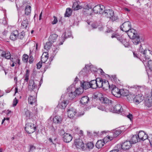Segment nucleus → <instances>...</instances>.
I'll list each match as a JSON object with an SVG mask.
<instances>
[{"label":"nucleus","mask_w":152,"mask_h":152,"mask_svg":"<svg viewBox=\"0 0 152 152\" xmlns=\"http://www.w3.org/2000/svg\"><path fill=\"white\" fill-rule=\"evenodd\" d=\"M131 25L130 22H125L121 26V29L126 32L129 37L132 39L133 43L137 45L140 42L139 36L137 31L134 29L131 28Z\"/></svg>","instance_id":"nucleus-1"},{"label":"nucleus","mask_w":152,"mask_h":152,"mask_svg":"<svg viewBox=\"0 0 152 152\" xmlns=\"http://www.w3.org/2000/svg\"><path fill=\"white\" fill-rule=\"evenodd\" d=\"M68 94L69 99H72L75 96L83 93V91L80 88L77 89L75 87L74 85L72 84L67 88Z\"/></svg>","instance_id":"nucleus-2"},{"label":"nucleus","mask_w":152,"mask_h":152,"mask_svg":"<svg viewBox=\"0 0 152 152\" xmlns=\"http://www.w3.org/2000/svg\"><path fill=\"white\" fill-rule=\"evenodd\" d=\"M130 89L132 91V94H130L129 97H127L128 98L131 96L132 97L136 94L137 95L138 94L142 93L145 90L143 87L137 85H134L132 86Z\"/></svg>","instance_id":"nucleus-3"},{"label":"nucleus","mask_w":152,"mask_h":152,"mask_svg":"<svg viewBox=\"0 0 152 152\" xmlns=\"http://www.w3.org/2000/svg\"><path fill=\"white\" fill-rule=\"evenodd\" d=\"M67 114L68 116L70 118H72L75 116L78 117L83 115L84 114V113H79L77 114V110L73 107H69L67 110Z\"/></svg>","instance_id":"nucleus-4"},{"label":"nucleus","mask_w":152,"mask_h":152,"mask_svg":"<svg viewBox=\"0 0 152 152\" xmlns=\"http://www.w3.org/2000/svg\"><path fill=\"white\" fill-rule=\"evenodd\" d=\"M26 126L25 129L28 134L32 133L36 130V126L34 124L28 123Z\"/></svg>","instance_id":"nucleus-5"},{"label":"nucleus","mask_w":152,"mask_h":152,"mask_svg":"<svg viewBox=\"0 0 152 152\" xmlns=\"http://www.w3.org/2000/svg\"><path fill=\"white\" fill-rule=\"evenodd\" d=\"M112 38L114 37L116 38L118 40L120 41L125 47H127L129 45L128 43L127 42L125 39H123L122 37L118 35L117 34L114 33L111 36Z\"/></svg>","instance_id":"nucleus-6"},{"label":"nucleus","mask_w":152,"mask_h":152,"mask_svg":"<svg viewBox=\"0 0 152 152\" xmlns=\"http://www.w3.org/2000/svg\"><path fill=\"white\" fill-rule=\"evenodd\" d=\"M74 143L77 148L82 149L83 150L86 149V145H85L81 139H76Z\"/></svg>","instance_id":"nucleus-7"},{"label":"nucleus","mask_w":152,"mask_h":152,"mask_svg":"<svg viewBox=\"0 0 152 152\" xmlns=\"http://www.w3.org/2000/svg\"><path fill=\"white\" fill-rule=\"evenodd\" d=\"M143 96L142 93L137 94L133 99V102L136 104H138L143 99Z\"/></svg>","instance_id":"nucleus-8"},{"label":"nucleus","mask_w":152,"mask_h":152,"mask_svg":"<svg viewBox=\"0 0 152 152\" xmlns=\"http://www.w3.org/2000/svg\"><path fill=\"white\" fill-rule=\"evenodd\" d=\"M110 90H111L112 94L115 96L120 97V90L114 85H112Z\"/></svg>","instance_id":"nucleus-9"},{"label":"nucleus","mask_w":152,"mask_h":152,"mask_svg":"<svg viewBox=\"0 0 152 152\" xmlns=\"http://www.w3.org/2000/svg\"><path fill=\"white\" fill-rule=\"evenodd\" d=\"M132 145L131 141L126 140L122 143L121 145V148L124 151L128 150L131 148Z\"/></svg>","instance_id":"nucleus-10"},{"label":"nucleus","mask_w":152,"mask_h":152,"mask_svg":"<svg viewBox=\"0 0 152 152\" xmlns=\"http://www.w3.org/2000/svg\"><path fill=\"white\" fill-rule=\"evenodd\" d=\"M104 6L103 5H97L94 7L93 11L96 14H102L104 11Z\"/></svg>","instance_id":"nucleus-11"},{"label":"nucleus","mask_w":152,"mask_h":152,"mask_svg":"<svg viewBox=\"0 0 152 152\" xmlns=\"http://www.w3.org/2000/svg\"><path fill=\"white\" fill-rule=\"evenodd\" d=\"M142 60L144 65L147 66L149 69L152 71V60H149V58L146 57V56L142 58Z\"/></svg>","instance_id":"nucleus-12"},{"label":"nucleus","mask_w":152,"mask_h":152,"mask_svg":"<svg viewBox=\"0 0 152 152\" xmlns=\"http://www.w3.org/2000/svg\"><path fill=\"white\" fill-rule=\"evenodd\" d=\"M0 56L1 57L7 59H10L11 61H13V58H11V54L9 51H4L2 50L0 53Z\"/></svg>","instance_id":"nucleus-13"},{"label":"nucleus","mask_w":152,"mask_h":152,"mask_svg":"<svg viewBox=\"0 0 152 152\" xmlns=\"http://www.w3.org/2000/svg\"><path fill=\"white\" fill-rule=\"evenodd\" d=\"M37 85L35 84L34 81L32 80H30L28 86V89L30 91H34L38 90V89L37 87Z\"/></svg>","instance_id":"nucleus-14"},{"label":"nucleus","mask_w":152,"mask_h":152,"mask_svg":"<svg viewBox=\"0 0 152 152\" xmlns=\"http://www.w3.org/2000/svg\"><path fill=\"white\" fill-rule=\"evenodd\" d=\"M121 130L119 129L114 130L113 132V136H109L107 137V138L109 140H111L113 139V138H115L118 136L121 133Z\"/></svg>","instance_id":"nucleus-15"},{"label":"nucleus","mask_w":152,"mask_h":152,"mask_svg":"<svg viewBox=\"0 0 152 152\" xmlns=\"http://www.w3.org/2000/svg\"><path fill=\"white\" fill-rule=\"evenodd\" d=\"M53 121L54 123L52 124L53 128L51 129L52 131H55L56 128H53V126L55 125L56 123H60L62 121V118L60 116L58 115L56 116L53 118Z\"/></svg>","instance_id":"nucleus-16"},{"label":"nucleus","mask_w":152,"mask_h":152,"mask_svg":"<svg viewBox=\"0 0 152 152\" xmlns=\"http://www.w3.org/2000/svg\"><path fill=\"white\" fill-rule=\"evenodd\" d=\"M138 136L140 140L144 141L147 139L148 135L144 132L142 131H140L138 133Z\"/></svg>","instance_id":"nucleus-17"},{"label":"nucleus","mask_w":152,"mask_h":152,"mask_svg":"<svg viewBox=\"0 0 152 152\" xmlns=\"http://www.w3.org/2000/svg\"><path fill=\"white\" fill-rule=\"evenodd\" d=\"M114 14L113 11L110 10H106L104 11V10L103 13H102L105 16L110 18L112 17Z\"/></svg>","instance_id":"nucleus-18"},{"label":"nucleus","mask_w":152,"mask_h":152,"mask_svg":"<svg viewBox=\"0 0 152 152\" xmlns=\"http://www.w3.org/2000/svg\"><path fill=\"white\" fill-rule=\"evenodd\" d=\"M63 138L64 141L66 143L69 142L72 139L71 135L68 133L65 134Z\"/></svg>","instance_id":"nucleus-19"},{"label":"nucleus","mask_w":152,"mask_h":152,"mask_svg":"<svg viewBox=\"0 0 152 152\" xmlns=\"http://www.w3.org/2000/svg\"><path fill=\"white\" fill-rule=\"evenodd\" d=\"M80 87L83 90V89L86 90L90 88L89 83L88 81H80Z\"/></svg>","instance_id":"nucleus-20"},{"label":"nucleus","mask_w":152,"mask_h":152,"mask_svg":"<svg viewBox=\"0 0 152 152\" xmlns=\"http://www.w3.org/2000/svg\"><path fill=\"white\" fill-rule=\"evenodd\" d=\"M145 105L148 107H150L152 105V97L147 96L145 100Z\"/></svg>","instance_id":"nucleus-21"},{"label":"nucleus","mask_w":152,"mask_h":152,"mask_svg":"<svg viewBox=\"0 0 152 152\" xmlns=\"http://www.w3.org/2000/svg\"><path fill=\"white\" fill-rule=\"evenodd\" d=\"M71 36V33L70 32H69L68 33L67 35L66 32L64 33L61 37V39L62 40L60 42V43H59L60 45H61L63 44L65 39L66 38L70 37Z\"/></svg>","instance_id":"nucleus-22"},{"label":"nucleus","mask_w":152,"mask_h":152,"mask_svg":"<svg viewBox=\"0 0 152 152\" xmlns=\"http://www.w3.org/2000/svg\"><path fill=\"white\" fill-rule=\"evenodd\" d=\"M18 31H15L12 32L10 35V39L12 40H15L18 38Z\"/></svg>","instance_id":"nucleus-23"},{"label":"nucleus","mask_w":152,"mask_h":152,"mask_svg":"<svg viewBox=\"0 0 152 152\" xmlns=\"http://www.w3.org/2000/svg\"><path fill=\"white\" fill-rule=\"evenodd\" d=\"M123 110L121 106L118 104L116 105L113 107V111L114 112L119 113Z\"/></svg>","instance_id":"nucleus-24"},{"label":"nucleus","mask_w":152,"mask_h":152,"mask_svg":"<svg viewBox=\"0 0 152 152\" xmlns=\"http://www.w3.org/2000/svg\"><path fill=\"white\" fill-rule=\"evenodd\" d=\"M103 83L102 87H103V89L105 90H107L108 89H110L111 88V86H110L109 84V82L107 80H103Z\"/></svg>","instance_id":"nucleus-25"},{"label":"nucleus","mask_w":152,"mask_h":152,"mask_svg":"<svg viewBox=\"0 0 152 152\" xmlns=\"http://www.w3.org/2000/svg\"><path fill=\"white\" fill-rule=\"evenodd\" d=\"M90 87L93 89H95L97 88V80H93L89 83Z\"/></svg>","instance_id":"nucleus-26"},{"label":"nucleus","mask_w":152,"mask_h":152,"mask_svg":"<svg viewBox=\"0 0 152 152\" xmlns=\"http://www.w3.org/2000/svg\"><path fill=\"white\" fill-rule=\"evenodd\" d=\"M89 101V98L87 96H83L80 100V103L83 104H85L88 103Z\"/></svg>","instance_id":"nucleus-27"},{"label":"nucleus","mask_w":152,"mask_h":152,"mask_svg":"<svg viewBox=\"0 0 152 152\" xmlns=\"http://www.w3.org/2000/svg\"><path fill=\"white\" fill-rule=\"evenodd\" d=\"M58 35L55 34H51L49 38V40L52 43L56 41Z\"/></svg>","instance_id":"nucleus-28"},{"label":"nucleus","mask_w":152,"mask_h":152,"mask_svg":"<svg viewBox=\"0 0 152 152\" xmlns=\"http://www.w3.org/2000/svg\"><path fill=\"white\" fill-rule=\"evenodd\" d=\"M28 103L32 105L36 102V99L34 96L30 95L28 98Z\"/></svg>","instance_id":"nucleus-29"},{"label":"nucleus","mask_w":152,"mask_h":152,"mask_svg":"<svg viewBox=\"0 0 152 152\" xmlns=\"http://www.w3.org/2000/svg\"><path fill=\"white\" fill-rule=\"evenodd\" d=\"M104 143L103 140H98L96 143V147L98 149L101 148L104 146Z\"/></svg>","instance_id":"nucleus-30"},{"label":"nucleus","mask_w":152,"mask_h":152,"mask_svg":"<svg viewBox=\"0 0 152 152\" xmlns=\"http://www.w3.org/2000/svg\"><path fill=\"white\" fill-rule=\"evenodd\" d=\"M131 142L132 144L140 142V139L137 135H133L132 137Z\"/></svg>","instance_id":"nucleus-31"},{"label":"nucleus","mask_w":152,"mask_h":152,"mask_svg":"<svg viewBox=\"0 0 152 152\" xmlns=\"http://www.w3.org/2000/svg\"><path fill=\"white\" fill-rule=\"evenodd\" d=\"M67 104V102L66 101H63L61 103H59L58 105V107L61 109H64Z\"/></svg>","instance_id":"nucleus-32"},{"label":"nucleus","mask_w":152,"mask_h":152,"mask_svg":"<svg viewBox=\"0 0 152 152\" xmlns=\"http://www.w3.org/2000/svg\"><path fill=\"white\" fill-rule=\"evenodd\" d=\"M120 96H127L129 95V91L126 89H121L120 90Z\"/></svg>","instance_id":"nucleus-33"},{"label":"nucleus","mask_w":152,"mask_h":152,"mask_svg":"<svg viewBox=\"0 0 152 152\" xmlns=\"http://www.w3.org/2000/svg\"><path fill=\"white\" fill-rule=\"evenodd\" d=\"M82 8V7L79 5L77 2H74L72 6V9L74 10H78Z\"/></svg>","instance_id":"nucleus-34"},{"label":"nucleus","mask_w":152,"mask_h":152,"mask_svg":"<svg viewBox=\"0 0 152 152\" xmlns=\"http://www.w3.org/2000/svg\"><path fill=\"white\" fill-rule=\"evenodd\" d=\"M99 99L101 102L104 104L108 103L109 101L108 99L104 97H101L99 98Z\"/></svg>","instance_id":"nucleus-35"},{"label":"nucleus","mask_w":152,"mask_h":152,"mask_svg":"<svg viewBox=\"0 0 152 152\" xmlns=\"http://www.w3.org/2000/svg\"><path fill=\"white\" fill-rule=\"evenodd\" d=\"M72 13V11L71 9L67 8L66 9V12L65 13V16L66 17H69L70 16Z\"/></svg>","instance_id":"nucleus-36"},{"label":"nucleus","mask_w":152,"mask_h":152,"mask_svg":"<svg viewBox=\"0 0 152 152\" xmlns=\"http://www.w3.org/2000/svg\"><path fill=\"white\" fill-rule=\"evenodd\" d=\"M31 10V7L30 6H26L25 10V14L28 15L30 13Z\"/></svg>","instance_id":"nucleus-37"},{"label":"nucleus","mask_w":152,"mask_h":152,"mask_svg":"<svg viewBox=\"0 0 152 152\" xmlns=\"http://www.w3.org/2000/svg\"><path fill=\"white\" fill-rule=\"evenodd\" d=\"M51 42L49 41L48 42H47L44 46L45 49L46 50V51H48L49 49L51 47L52 45Z\"/></svg>","instance_id":"nucleus-38"},{"label":"nucleus","mask_w":152,"mask_h":152,"mask_svg":"<svg viewBox=\"0 0 152 152\" xmlns=\"http://www.w3.org/2000/svg\"><path fill=\"white\" fill-rule=\"evenodd\" d=\"M139 52H140L141 53H142L144 55V57H145V56H146V53L147 51V50H144L142 48V46L141 45L140 46L138 50Z\"/></svg>","instance_id":"nucleus-39"},{"label":"nucleus","mask_w":152,"mask_h":152,"mask_svg":"<svg viewBox=\"0 0 152 152\" xmlns=\"http://www.w3.org/2000/svg\"><path fill=\"white\" fill-rule=\"evenodd\" d=\"M58 48L59 47L58 46H53L52 49L53 50V58L54 57V56H55L56 53L57 52L58 50Z\"/></svg>","instance_id":"nucleus-40"},{"label":"nucleus","mask_w":152,"mask_h":152,"mask_svg":"<svg viewBox=\"0 0 152 152\" xmlns=\"http://www.w3.org/2000/svg\"><path fill=\"white\" fill-rule=\"evenodd\" d=\"M86 145V147L89 149H92L94 147L93 144L91 142L88 143L86 145Z\"/></svg>","instance_id":"nucleus-41"},{"label":"nucleus","mask_w":152,"mask_h":152,"mask_svg":"<svg viewBox=\"0 0 152 152\" xmlns=\"http://www.w3.org/2000/svg\"><path fill=\"white\" fill-rule=\"evenodd\" d=\"M28 56L26 54H25L23 55V56L22 60L24 62L27 63L28 61Z\"/></svg>","instance_id":"nucleus-42"},{"label":"nucleus","mask_w":152,"mask_h":152,"mask_svg":"<svg viewBox=\"0 0 152 152\" xmlns=\"http://www.w3.org/2000/svg\"><path fill=\"white\" fill-rule=\"evenodd\" d=\"M58 133L61 135H64L66 133L64 130V129L60 127L59 129H58Z\"/></svg>","instance_id":"nucleus-43"},{"label":"nucleus","mask_w":152,"mask_h":152,"mask_svg":"<svg viewBox=\"0 0 152 152\" xmlns=\"http://www.w3.org/2000/svg\"><path fill=\"white\" fill-rule=\"evenodd\" d=\"M28 24L27 20H26L22 22L21 25L23 28H26L28 26Z\"/></svg>","instance_id":"nucleus-44"},{"label":"nucleus","mask_w":152,"mask_h":152,"mask_svg":"<svg viewBox=\"0 0 152 152\" xmlns=\"http://www.w3.org/2000/svg\"><path fill=\"white\" fill-rule=\"evenodd\" d=\"M99 81H97V87H98L99 88H101L102 87L103 84H102L103 83V80H101V79H100L99 78Z\"/></svg>","instance_id":"nucleus-45"},{"label":"nucleus","mask_w":152,"mask_h":152,"mask_svg":"<svg viewBox=\"0 0 152 152\" xmlns=\"http://www.w3.org/2000/svg\"><path fill=\"white\" fill-rule=\"evenodd\" d=\"M88 135L90 137L92 136H99L100 134H99V132H94V134H93L92 133H91L90 132H88Z\"/></svg>","instance_id":"nucleus-46"},{"label":"nucleus","mask_w":152,"mask_h":152,"mask_svg":"<svg viewBox=\"0 0 152 152\" xmlns=\"http://www.w3.org/2000/svg\"><path fill=\"white\" fill-rule=\"evenodd\" d=\"M24 111L25 112L24 115L26 116V117L28 118L30 117V112L28 110L26 109H24Z\"/></svg>","instance_id":"nucleus-47"},{"label":"nucleus","mask_w":152,"mask_h":152,"mask_svg":"<svg viewBox=\"0 0 152 152\" xmlns=\"http://www.w3.org/2000/svg\"><path fill=\"white\" fill-rule=\"evenodd\" d=\"M25 36V32L23 31L18 34V38L19 39H22Z\"/></svg>","instance_id":"nucleus-48"},{"label":"nucleus","mask_w":152,"mask_h":152,"mask_svg":"<svg viewBox=\"0 0 152 152\" xmlns=\"http://www.w3.org/2000/svg\"><path fill=\"white\" fill-rule=\"evenodd\" d=\"M92 8V7L90 4H85L83 7V8L84 9L87 10L91 9Z\"/></svg>","instance_id":"nucleus-49"},{"label":"nucleus","mask_w":152,"mask_h":152,"mask_svg":"<svg viewBox=\"0 0 152 152\" xmlns=\"http://www.w3.org/2000/svg\"><path fill=\"white\" fill-rule=\"evenodd\" d=\"M54 20L52 22V23L53 24H56L58 22V19L55 16H53Z\"/></svg>","instance_id":"nucleus-50"},{"label":"nucleus","mask_w":152,"mask_h":152,"mask_svg":"<svg viewBox=\"0 0 152 152\" xmlns=\"http://www.w3.org/2000/svg\"><path fill=\"white\" fill-rule=\"evenodd\" d=\"M18 103V100L15 97L14 99L13 103V107H15L16 105Z\"/></svg>","instance_id":"nucleus-51"},{"label":"nucleus","mask_w":152,"mask_h":152,"mask_svg":"<svg viewBox=\"0 0 152 152\" xmlns=\"http://www.w3.org/2000/svg\"><path fill=\"white\" fill-rule=\"evenodd\" d=\"M48 58H47V57H41V62L45 63L47 60L48 59Z\"/></svg>","instance_id":"nucleus-52"},{"label":"nucleus","mask_w":152,"mask_h":152,"mask_svg":"<svg viewBox=\"0 0 152 152\" xmlns=\"http://www.w3.org/2000/svg\"><path fill=\"white\" fill-rule=\"evenodd\" d=\"M110 19H111L113 21H114L117 20L118 18L117 16H114V14L112 17Z\"/></svg>","instance_id":"nucleus-53"},{"label":"nucleus","mask_w":152,"mask_h":152,"mask_svg":"<svg viewBox=\"0 0 152 152\" xmlns=\"http://www.w3.org/2000/svg\"><path fill=\"white\" fill-rule=\"evenodd\" d=\"M34 58L32 56H30L29 58V62L30 64H31L34 61Z\"/></svg>","instance_id":"nucleus-54"},{"label":"nucleus","mask_w":152,"mask_h":152,"mask_svg":"<svg viewBox=\"0 0 152 152\" xmlns=\"http://www.w3.org/2000/svg\"><path fill=\"white\" fill-rule=\"evenodd\" d=\"M42 63L39 61L37 64V69H40L42 66Z\"/></svg>","instance_id":"nucleus-55"},{"label":"nucleus","mask_w":152,"mask_h":152,"mask_svg":"<svg viewBox=\"0 0 152 152\" xmlns=\"http://www.w3.org/2000/svg\"><path fill=\"white\" fill-rule=\"evenodd\" d=\"M98 108L100 110H101L102 111H105V107H104V106L100 105L98 107Z\"/></svg>","instance_id":"nucleus-56"},{"label":"nucleus","mask_w":152,"mask_h":152,"mask_svg":"<svg viewBox=\"0 0 152 152\" xmlns=\"http://www.w3.org/2000/svg\"><path fill=\"white\" fill-rule=\"evenodd\" d=\"M48 54L47 52H45L43 53L42 56H41V57H47V58H48Z\"/></svg>","instance_id":"nucleus-57"},{"label":"nucleus","mask_w":152,"mask_h":152,"mask_svg":"<svg viewBox=\"0 0 152 152\" xmlns=\"http://www.w3.org/2000/svg\"><path fill=\"white\" fill-rule=\"evenodd\" d=\"M127 117L128 118H129L131 121H132V115L131 114H129L127 115Z\"/></svg>","instance_id":"nucleus-58"},{"label":"nucleus","mask_w":152,"mask_h":152,"mask_svg":"<svg viewBox=\"0 0 152 152\" xmlns=\"http://www.w3.org/2000/svg\"><path fill=\"white\" fill-rule=\"evenodd\" d=\"M50 59H51V61H50V63L49 62L48 63V64L47 65H46L45 68L47 69H48V68L49 67V66H50V63L51 62V61H52V60L53 59V58H52V57H50Z\"/></svg>","instance_id":"nucleus-59"},{"label":"nucleus","mask_w":152,"mask_h":152,"mask_svg":"<svg viewBox=\"0 0 152 152\" xmlns=\"http://www.w3.org/2000/svg\"><path fill=\"white\" fill-rule=\"evenodd\" d=\"M29 71L28 70H27L26 72V73L25 75V77H29Z\"/></svg>","instance_id":"nucleus-60"},{"label":"nucleus","mask_w":152,"mask_h":152,"mask_svg":"<svg viewBox=\"0 0 152 152\" xmlns=\"http://www.w3.org/2000/svg\"><path fill=\"white\" fill-rule=\"evenodd\" d=\"M79 80V79L78 78V77H77L75 78L74 82V84H76L77 81H78Z\"/></svg>","instance_id":"nucleus-61"},{"label":"nucleus","mask_w":152,"mask_h":152,"mask_svg":"<svg viewBox=\"0 0 152 152\" xmlns=\"http://www.w3.org/2000/svg\"><path fill=\"white\" fill-rule=\"evenodd\" d=\"M92 26L93 28H97L98 26L97 24L94 23L92 25Z\"/></svg>","instance_id":"nucleus-62"},{"label":"nucleus","mask_w":152,"mask_h":152,"mask_svg":"<svg viewBox=\"0 0 152 152\" xmlns=\"http://www.w3.org/2000/svg\"><path fill=\"white\" fill-rule=\"evenodd\" d=\"M35 149V147L33 145L30 146V149L31 151Z\"/></svg>","instance_id":"nucleus-63"},{"label":"nucleus","mask_w":152,"mask_h":152,"mask_svg":"<svg viewBox=\"0 0 152 152\" xmlns=\"http://www.w3.org/2000/svg\"><path fill=\"white\" fill-rule=\"evenodd\" d=\"M118 150L114 149L110 151V152H118Z\"/></svg>","instance_id":"nucleus-64"}]
</instances>
